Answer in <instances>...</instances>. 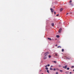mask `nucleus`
Returning a JSON list of instances; mask_svg holds the SVG:
<instances>
[{
    "mask_svg": "<svg viewBox=\"0 0 74 74\" xmlns=\"http://www.w3.org/2000/svg\"><path fill=\"white\" fill-rule=\"evenodd\" d=\"M49 52H47L45 53L44 55L45 56H47V55H49Z\"/></svg>",
    "mask_w": 74,
    "mask_h": 74,
    "instance_id": "nucleus-1",
    "label": "nucleus"
},
{
    "mask_svg": "<svg viewBox=\"0 0 74 74\" xmlns=\"http://www.w3.org/2000/svg\"><path fill=\"white\" fill-rule=\"evenodd\" d=\"M50 66V65L49 64H48L47 65V66H48V67L49 66Z\"/></svg>",
    "mask_w": 74,
    "mask_h": 74,
    "instance_id": "nucleus-24",
    "label": "nucleus"
},
{
    "mask_svg": "<svg viewBox=\"0 0 74 74\" xmlns=\"http://www.w3.org/2000/svg\"><path fill=\"white\" fill-rule=\"evenodd\" d=\"M56 37H57V38H59V35H57L56 36Z\"/></svg>",
    "mask_w": 74,
    "mask_h": 74,
    "instance_id": "nucleus-12",
    "label": "nucleus"
},
{
    "mask_svg": "<svg viewBox=\"0 0 74 74\" xmlns=\"http://www.w3.org/2000/svg\"><path fill=\"white\" fill-rule=\"evenodd\" d=\"M50 10H51V11L52 12H53V11H54V10H53V9H52V8H50Z\"/></svg>",
    "mask_w": 74,
    "mask_h": 74,
    "instance_id": "nucleus-2",
    "label": "nucleus"
},
{
    "mask_svg": "<svg viewBox=\"0 0 74 74\" xmlns=\"http://www.w3.org/2000/svg\"><path fill=\"white\" fill-rule=\"evenodd\" d=\"M70 74H72V72H70Z\"/></svg>",
    "mask_w": 74,
    "mask_h": 74,
    "instance_id": "nucleus-30",
    "label": "nucleus"
},
{
    "mask_svg": "<svg viewBox=\"0 0 74 74\" xmlns=\"http://www.w3.org/2000/svg\"><path fill=\"white\" fill-rule=\"evenodd\" d=\"M54 14L55 15V14H56V12H54Z\"/></svg>",
    "mask_w": 74,
    "mask_h": 74,
    "instance_id": "nucleus-29",
    "label": "nucleus"
},
{
    "mask_svg": "<svg viewBox=\"0 0 74 74\" xmlns=\"http://www.w3.org/2000/svg\"><path fill=\"white\" fill-rule=\"evenodd\" d=\"M56 74H58V72H56Z\"/></svg>",
    "mask_w": 74,
    "mask_h": 74,
    "instance_id": "nucleus-26",
    "label": "nucleus"
},
{
    "mask_svg": "<svg viewBox=\"0 0 74 74\" xmlns=\"http://www.w3.org/2000/svg\"><path fill=\"white\" fill-rule=\"evenodd\" d=\"M70 5H71L72 6H73V5H74L73 4L70 3Z\"/></svg>",
    "mask_w": 74,
    "mask_h": 74,
    "instance_id": "nucleus-13",
    "label": "nucleus"
},
{
    "mask_svg": "<svg viewBox=\"0 0 74 74\" xmlns=\"http://www.w3.org/2000/svg\"><path fill=\"white\" fill-rule=\"evenodd\" d=\"M60 72H63V71L62 70H60Z\"/></svg>",
    "mask_w": 74,
    "mask_h": 74,
    "instance_id": "nucleus-19",
    "label": "nucleus"
},
{
    "mask_svg": "<svg viewBox=\"0 0 74 74\" xmlns=\"http://www.w3.org/2000/svg\"><path fill=\"white\" fill-rule=\"evenodd\" d=\"M55 56H58V55L57 54H55Z\"/></svg>",
    "mask_w": 74,
    "mask_h": 74,
    "instance_id": "nucleus-28",
    "label": "nucleus"
},
{
    "mask_svg": "<svg viewBox=\"0 0 74 74\" xmlns=\"http://www.w3.org/2000/svg\"><path fill=\"white\" fill-rule=\"evenodd\" d=\"M73 67H74V66H72L71 67V68H73Z\"/></svg>",
    "mask_w": 74,
    "mask_h": 74,
    "instance_id": "nucleus-22",
    "label": "nucleus"
},
{
    "mask_svg": "<svg viewBox=\"0 0 74 74\" xmlns=\"http://www.w3.org/2000/svg\"><path fill=\"white\" fill-rule=\"evenodd\" d=\"M62 52H63V51H64V49H62Z\"/></svg>",
    "mask_w": 74,
    "mask_h": 74,
    "instance_id": "nucleus-18",
    "label": "nucleus"
},
{
    "mask_svg": "<svg viewBox=\"0 0 74 74\" xmlns=\"http://www.w3.org/2000/svg\"><path fill=\"white\" fill-rule=\"evenodd\" d=\"M66 59H71V58H69V57H67L66 58Z\"/></svg>",
    "mask_w": 74,
    "mask_h": 74,
    "instance_id": "nucleus-10",
    "label": "nucleus"
},
{
    "mask_svg": "<svg viewBox=\"0 0 74 74\" xmlns=\"http://www.w3.org/2000/svg\"><path fill=\"white\" fill-rule=\"evenodd\" d=\"M67 65H65V66H63V68L64 69H66L67 68Z\"/></svg>",
    "mask_w": 74,
    "mask_h": 74,
    "instance_id": "nucleus-3",
    "label": "nucleus"
},
{
    "mask_svg": "<svg viewBox=\"0 0 74 74\" xmlns=\"http://www.w3.org/2000/svg\"><path fill=\"white\" fill-rule=\"evenodd\" d=\"M56 70H59V69L57 68V69H56Z\"/></svg>",
    "mask_w": 74,
    "mask_h": 74,
    "instance_id": "nucleus-25",
    "label": "nucleus"
},
{
    "mask_svg": "<svg viewBox=\"0 0 74 74\" xmlns=\"http://www.w3.org/2000/svg\"><path fill=\"white\" fill-rule=\"evenodd\" d=\"M62 28H60L59 29V33H60V32H61V31H62Z\"/></svg>",
    "mask_w": 74,
    "mask_h": 74,
    "instance_id": "nucleus-4",
    "label": "nucleus"
},
{
    "mask_svg": "<svg viewBox=\"0 0 74 74\" xmlns=\"http://www.w3.org/2000/svg\"><path fill=\"white\" fill-rule=\"evenodd\" d=\"M48 68L47 67H46V68H45V69H46V70H48Z\"/></svg>",
    "mask_w": 74,
    "mask_h": 74,
    "instance_id": "nucleus-16",
    "label": "nucleus"
},
{
    "mask_svg": "<svg viewBox=\"0 0 74 74\" xmlns=\"http://www.w3.org/2000/svg\"><path fill=\"white\" fill-rule=\"evenodd\" d=\"M49 58H51V56H50V55H49Z\"/></svg>",
    "mask_w": 74,
    "mask_h": 74,
    "instance_id": "nucleus-14",
    "label": "nucleus"
},
{
    "mask_svg": "<svg viewBox=\"0 0 74 74\" xmlns=\"http://www.w3.org/2000/svg\"><path fill=\"white\" fill-rule=\"evenodd\" d=\"M48 66H47V65H46L45 66V67H47Z\"/></svg>",
    "mask_w": 74,
    "mask_h": 74,
    "instance_id": "nucleus-31",
    "label": "nucleus"
},
{
    "mask_svg": "<svg viewBox=\"0 0 74 74\" xmlns=\"http://www.w3.org/2000/svg\"><path fill=\"white\" fill-rule=\"evenodd\" d=\"M71 14H72V13L71 12Z\"/></svg>",
    "mask_w": 74,
    "mask_h": 74,
    "instance_id": "nucleus-36",
    "label": "nucleus"
},
{
    "mask_svg": "<svg viewBox=\"0 0 74 74\" xmlns=\"http://www.w3.org/2000/svg\"><path fill=\"white\" fill-rule=\"evenodd\" d=\"M47 72L48 73H49V70H47Z\"/></svg>",
    "mask_w": 74,
    "mask_h": 74,
    "instance_id": "nucleus-15",
    "label": "nucleus"
},
{
    "mask_svg": "<svg viewBox=\"0 0 74 74\" xmlns=\"http://www.w3.org/2000/svg\"><path fill=\"white\" fill-rule=\"evenodd\" d=\"M72 2V1L71 0H70V1L69 2V3H71Z\"/></svg>",
    "mask_w": 74,
    "mask_h": 74,
    "instance_id": "nucleus-21",
    "label": "nucleus"
},
{
    "mask_svg": "<svg viewBox=\"0 0 74 74\" xmlns=\"http://www.w3.org/2000/svg\"><path fill=\"white\" fill-rule=\"evenodd\" d=\"M65 73H66V74H69V71H67L65 72Z\"/></svg>",
    "mask_w": 74,
    "mask_h": 74,
    "instance_id": "nucleus-8",
    "label": "nucleus"
},
{
    "mask_svg": "<svg viewBox=\"0 0 74 74\" xmlns=\"http://www.w3.org/2000/svg\"><path fill=\"white\" fill-rule=\"evenodd\" d=\"M63 11V9L62 8H61L60 9V11L61 12V11Z\"/></svg>",
    "mask_w": 74,
    "mask_h": 74,
    "instance_id": "nucleus-6",
    "label": "nucleus"
},
{
    "mask_svg": "<svg viewBox=\"0 0 74 74\" xmlns=\"http://www.w3.org/2000/svg\"><path fill=\"white\" fill-rule=\"evenodd\" d=\"M56 45V46H58V45Z\"/></svg>",
    "mask_w": 74,
    "mask_h": 74,
    "instance_id": "nucleus-35",
    "label": "nucleus"
},
{
    "mask_svg": "<svg viewBox=\"0 0 74 74\" xmlns=\"http://www.w3.org/2000/svg\"><path fill=\"white\" fill-rule=\"evenodd\" d=\"M57 48H61V46H58V47Z\"/></svg>",
    "mask_w": 74,
    "mask_h": 74,
    "instance_id": "nucleus-11",
    "label": "nucleus"
},
{
    "mask_svg": "<svg viewBox=\"0 0 74 74\" xmlns=\"http://www.w3.org/2000/svg\"><path fill=\"white\" fill-rule=\"evenodd\" d=\"M69 68H67V70H69Z\"/></svg>",
    "mask_w": 74,
    "mask_h": 74,
    "instance_id": "nucleus-27",
    "label": "nucleus"
},
{
    "mask_svg": "<svg viewBox=\"0 0 74 74\" xmlns=\"http://www.w3.org/2000/svg\"><path fill=\"white\" fill-rule=\"evenodd\" d=\"M53 67V66L52 65L51 66V67Z\"/></svg>",
    "mask_w": 74,
    "mask_h": 74,
    "instance_id": "nucleus-32",
    "label": "nucleus"
},
{
    "mask_svg": "<svg viewBox=\"0 0 74 74\" xmlns=\"http://www.w3.org/2000/svg\"><path fill=\"white\" fill-rule=\"evenodd\" d=\"M68 14H69V13H67V14H66V15H68Z\"/></svg>",
    "mask_w": 74,
    "mask_h": 74,
    "instance_id": "nucleus-34",
    "label": "nucleus"
},
{
    "mask_svg": "<svg viewBox=\"0 0 74 74\" xmlns=\"http://www.w3.org/2000/svg\"><path fill=\"white\" fill-rule=\"evenodd\" d=\"M42 74H43V73H42Z\"/></svg>",
    "mask_w": 74,
    "mask_h": 74,
    "instance_id": "nucleus-37",
    "label": "nucleus"
},
{
    "mask_svg": "<svg viewBox=\"0 0 74 74\" xmlns=\"http://www.w3.org/2000/svg\"><path fill=\"white\" fill-rule=\"evenodd\" d=\"M51 25H52V26H54V23H52Z\"/></svg>",
    "mask_w": 74,
    "mask_h": 74,
    "instance_id": "nucleus-9",
    "label": "nucleus"
},
{
    "mask_svg": "<svg viewBox=\"0 0 74 74\" xmlns=\"http://www.w3.org/2000/svg\"><path fill=\"white\" fill-rule=\"evenodd\" d=\"M54 63H56V61H54Z\"/></svg>",
    "mask_w": 74,
    "mask_h": 74,
    "instance_id": "nucleus-23",
    "label": "nucleus"
},
{
    "mask_svg": "<svg viewBox=\"0 0 74 74\" xmlns=\"http://www.w3.org/2000/svg\"><path fill=\"white\" fill-rule=\"evenodd\" d=\"M47 39H48L49 40H50V41H51L52 40V39L51 38H47Z\"/></svg>",
    "mask_w": 74,
    "mask_h": 74,
    "instance_id": "nucleus-7",
    "label": "nucleus"
},
{
    "mask_svg": "<svg viewBox=\"0 0 74 74\" xmlns=\"http://www.w3.org/2000/svg\"><path fill=\"white\" fill-rule=\"evenodd\" d=\"M47 57L46 56H44L43 58L44 59H47Z\"/></svg>",
    "mask_w": 74,
    "mask_h": 74,
    "instance_id": "nucleus-5",
    "label": "nucleus"
},
{
    "mask_svg": "<svg viewBox=\"0 0 74 74\" xmlns=\"http://www.w3.org/2000/svg\"><path fill=\"white\" fill-rule=\"evenodd\" d=\"M53 70H54V71H56V69H55V68H54L53 69Z\"/></svg>",
    "mask_w": 74,
    "mask_h": 74,
    "instance_id": "nucleus-20",
    "label": "nucleus"
},
{
    "mask_svg": "<svg viewBox=\"0 0 74 74\" xmlns=\"http://www.w3.org/2000/svg\"><path fill=\"white\" fill-rule=\"evenodd\" d=\"M50 70H53V69L50 68Z\"/></svg>",
    "mask_w": 74,
    "mask_h": 74,
    "instance_id": "nucleus-17",
    "label": "nucleus"
},
{
    "mask_svg": "<svg viewBox=\"0 0 74 74\" xmlns=\"http://www.w3.org/2000/svg\"><path fill=\"white\" fill-rule=\"evenodd\" d=\"M56 16H59V14L57 15Z\"/></svg>",
    "mask_w": 74,
    "mask_h": 74,
    "instance_id": "nucleus-33",
    "label": "nucleus"
}]
</instances>
